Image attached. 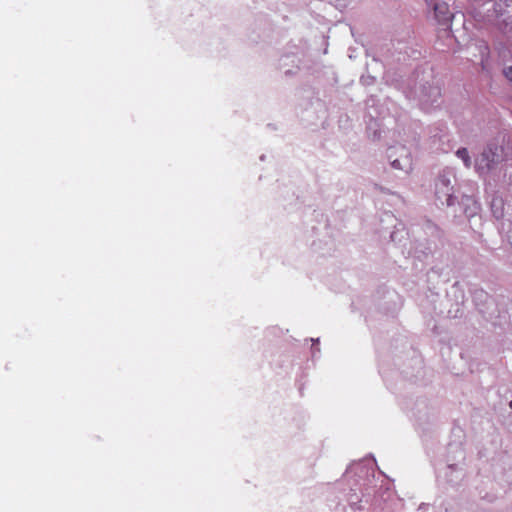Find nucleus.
Segmentation results:
<instances>
[{
  "mask_svg": "<svg viewBox=\"0 0 512 512\" xmlns=\"http://www.w3.org/2000/svg\"><path fill=\"white\" fill-rule=\"evenodd\" d=\"M452 187L450 185V180L446 178L445 176H440L436 182V194L439 198L441 196L440 193H443V196L445 197L447 204L450 205V200L452 197Z\"/></svg>",
  "mask_w": 512,
  "mask_h": 512,
  "instance_id": "nucleus-2",
  "label": "nucleus"
},
{
  "mask_svg": "<svg viewBox=\"0 0 512 512\" xmlns=\"http://www.w3.org/2000/svg\"><path fill=\"white\" fill-rule=\"evenodd\" d=\"M510 407L512 408V401L510 402Z\"/></svg>",
  "mask_w": 512,
  "mask_h": 512,
  "instance_id": "nucleus-7",
  "label": "nucleus"
},
{
  "mask_svg": "<svg viewBox=\"0 0 512 512\" xmlns=\"http://www.w3.org/2000/svg\"><path fill=\"white\" fill-rule=\"evenodd\" d=\"M456 155L464 162V165L467 168L471 167V158L469 156L468 150L466 148L458 149Z\"/></svg>",
  "mask_w": 512,
  "mask_h": 512,
  "instance_id": "nucleus-4",
  "label": "nucleus"
},
{
  "mask_svg": "<svg viewBox=\"0 0 512 512\" xmlns=\"http://www.w3.org/2000/svg\"><path fill=\"white\" fill-rule=\"evenodd\" d=\"M434 13L435 17L439 22H448L451 19V14L449 11V6L445 2L436 3L434 5Z\"/></svg>",
  "mask_w": 512,
  "mask_h": 512,
  "instance_id": "nucleus-3",
  "label": "nucleus"
},
{
  "mask_svg": "<svg viewBox=\"0 0 512 512\" xmlns=\"http://www.w3.org/2000/svg\"><path fill=\"white\" fill-rule=\"evenodd\" d=\"M392 166H393V167H395V168H399V167H400V166H399V161H398V160H394V161L392 162Z\"/></svg>",
  "mask_w": 512,
  "mask_h": 512,
  "instance_id": "nucleus-6",
  "label": "nucleus"
},
{
  "mask_svg": "<svg viewBox=\"0 0 512 512\" xmlns=\"http://www.w3.org/2000/svg\"><path fill=\"white\" fill-rule=\"evenodd\" d=\"M504 75L510 82H512V66L504 69Z\"/></svg>",
  "mask_w": 512,
  "mask_h": 512,
  "instance_id": "nucleus-5",
  "label": "nucleus"
},
{
  "mask_svg": "<svg viewBox=\"0 0 512 512\" xmlns=\"http://www.w3.org/2000/svg\"><path fill=\"white\" fill-rule=\"evenodd\" d=\"M504 160L505 155L503 147L490 144L476 159L475 167L479 174H485Z\"/></svg>",
  "mask_w": 512,
  "mask_h": 512,
  "instance_id": "nucleus-1",
  "label": "nucleus"
}]
</instances>
